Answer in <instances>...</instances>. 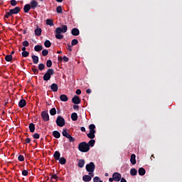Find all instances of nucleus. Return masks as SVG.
Instances as JSON below:
<instances>
[{"label": "nucleus", "mask_w": 182, "mask_h": 182, "mask_svg": "<svg viewBox=\"0 0 182 182\" xmlns=\"http://www.w3.org/2000/svg\"><path fill=\"white\" fill-rule=\"evenodd\" d=\"M26 144L31 143V139H30V138H26Z\"/></svg>", "instance_id": "13d9d810"}, {"label": "nucleus", "mask_w": 182, "mask_h": 182, "mask_svg": "<svg viewBox=\"0 0 182 182\" xmlns=\"http://www.w3.org/2000/svg\"><path fill=\"white\" fill-rule=\"evenodd\" d=\"M62 134L64 137H66V139H68L69 141H70L71 143H73V141H75V138H73V136L69 134V132H68V129H63Z\"/></svg>", "instance_id": "39448f33"}, {"label": "nucleus", "mask_w": 182, "mask_h": 182, "mask_svg": "<svg viewBox=\"0 0 182 182\" xmlns=\"http://www.w3.org/2000/svg\"><path fill=\"white\" fill-rule=\"evenodd\" d=\"M86 93H88V94L92 93V90L87 89V90H86Z\"/></svg>", "instance_id": "052dcab7"}, {"label": "nucleus", "mask_w": 182, "mask_h": 182, "mask_svg": "<svg viewBox=\"0 0 182 182\" xmlns=\"http://www.w3.org/2000/svg\"><path fill=\"white\" fill-rule=\"evenodd\" d=\"M59 163L62 165L63 164H66V159H65V157H61L59 159Z\"/></svg>", "instance_id": "c756f323"}, {"label": "nucleus", "mask_w": 182, "mask_h": 182, "mask_svg": "<svg viewBox=\"0 0 182 182\" xmlns=\"http://www.w3.org/2000/svg\"><path fill=\"white\" fill-rule=\"evenodd\" d=\"M138 173L139 176H144V174H146V169H144V168H139L138 170Z\"/></svg>", "instance_id": "b1692460"}, {"label": "nucleus", "mask_w": 182, "mask_h": 182, "mask_svg": "<svg viewBox=\"0 0 182 182\" xmlns=\"http://www.w3.org/2000/svg\"><path fill=\"white\" fill-rule=\"evenodd\" d=\"M5 60L6 62H11L12 60V55H7L5 56Z\"/></svg>", "instance_id": "473e14b6"}, {"label": "nucleus", "mask_w": 182, "mask_h": 182, "mask_svg": "<svg viewBox=\"0 0 182 182\" xmlns=\"http://www.w3.org/2000/svg\"><path fill=\"white\" fill-rule=\"evenodd\" d=\"M78 150L82 153H87L90 150V148L89 147V144L84 141L79 144Z\"/></svg>", "instance_id": "7ed1b4c3"}, {"label": "nucleus", "mask_w": 182, "mask_h": 182, "mask_svg": "<svg viewBox=\"0 0 182 182\" xmlns=\"http://www.w3.org/2000/svg\"><path fill=\"white\" fill-rule=\"evenodd\" d=\"M73 103L74 105H79L80 103V98L77 95H75L72 99Z\"/></svg>", "instance_id": "9d476101"}, {"label": "nucleus", "mask_w": 182, "mask_h": 182, "mask_svg": "<svg viewBox=\"0 0 182 182\" xmlns=\"http://www.w3.org/2000/svg\"><path fill=\"white\" fill-rule=\"evenodd\" d=\"M30 6L31 9H35L38 8V1H36V0H32L31 1Z\"/></svg>", "instance_id": "9b49d317"}, {"label": "nucleus", "mask_w": 182, "mask_h": 182, "mask_svg": "<svg viewBox=\"0 0 182 182\" xmlns=\"http://www.w3.org/2000/svg\"><path fill=\"white\" fill-rule=\"evenodd\" d=\"M34 33L36 36H41L42 35V28L37 27L34 31Z\"/></svg>", "instance_id": "ddd939ff"}, {"label": "nucleus", "mask_w": 182, "mask_h": 182, "mask_svg": "<svg viewBox=\"0 0 182 182\" xmlns=\"http://www.w3.org/2000/svg\"><path fill=\"white\" fill-rule=\"evenodd\" d=\"M9 16H12V14L11 13L10 10L9 12L6 13V14L4 15V18H6L8 19V18H9Z\"/></svg>", "instance_id": "a18cd8bd"}, {"label": "nucleus", "mask_w": 182, "mask_h": 182, "mask_svg": "<svg viewBox=\"0 0 182 182\" xmlns=\"http://www.w3.org/2000/svg\"><path fill=\"white\" fill-rule=\"evenodd\" d=\"M47 68H51L52 67V60H48L46 63Z\"/></svg>", "instance_id": "c03bdc74"}, {"label": "nucleus", "mask_w": 182, "mask_h": 182, "mask_svg": "<svg viewBox=\"0 0 182 182\" xmlns=\"http://www.w3.org/2000/svg\"><path fill=\"white\" fill-rule=\"evenodd\" d=\"M51 46H52V43H50V41L49 40H46L44 42V46L46 48H50Z\"/></svg>", "instance_id": "c85d7f7f"}, {"label": "nucleus", "mask_w": 182, "mask_h": 182, "mask_svg": "<svg viewBox=\"0 0 182 182\" xmlns=\"http://www.w3.org/2000/svg\"><path fill=\"white\" fill-rule=\"evenodd\" d=\"M33 139H39V137H41V136L39 135V134L35 133V134L33 135Z\"/></svg>", "instance_id": "8fccbe9b"}, {"label": "nucleus", "mask_w": 182, "mask_h": 182, "mask_svg": "<svg viewBox=\"0 0 182 182\" xmlns=\"http://www.w3.org/2000/svg\"><path fill=\"white\" fill-rule=\"evenodd\" d=\"M71 33L73 36H78L79 33H80V31H79L78 28H74L72 29Z\"/></svg>", "instance_id": "f8f14e48"}, {"label": "nucleus", "mask_w": 182, "mask_h": 182, "mask_svg": "<svg viewBox=\"0 0 182 182\" xmlns=\"http://www.w3.org/2000/svg\"><path fill=\"white\" fill-rule=\"evenodd\" d=\"M80 130L81 132H86V128H85V127H81Z\"/></svg>", "instance_id": "bf43d9fd"}, {"label": "nucleus", "mask_w": 182, "mask_h": 182, "mask_svg": "<svg viewBox=\"0 0 182 182\" xmlns=\"http://www.w3.org/2000/svg\"><path fill=\"white\" fill-rule=\"evenodd\" d=\"M22 176H28V171L26 170H23L22 171Z\"/></svg>", "instance_id": "864d4df0"}, {"label": "nucleus", "mask_w": 182, "mask_h": 182, "mask_svg": "<svg viewBox=\"0 0 182 182\" xmlns=\"http://www.w3.org/2000/svg\"><path fill=\"white\" fill-rule=\"evenodd\" d=\"M46 24L49 25V26H53V21L52 19H47Z\"/></svg>", "instance_id": "72a5a7b5"}, {"label": "nucleus", "mask_w": 182, "mask_h": 182, "mask_svg": "<svg viewBox=\"0 0 182 182\" xmlns=\"http://www.w3.org/2000/svg\"><path fill=\"white\" fill-rule=\"evenodd\" d=\"M87 136L89 139H95V133L93 132L88 133Z\"/></svg>", "instance_id": "58836bf2"}, {"label": "nucleus", "mask_w": 182, "mask_h": 182, "mask_svg": "<svg viewBox=\"0 0 182 182\" xmlns=\"http://www.w3.org/2000/svg\"><path fill=\"white\" fill-rule=\"evenodd\" d=\"M63 60H64V62H69V58L65 55L64 57H63Z\"/></svg>", "instance_id": "603ef678"}, {"label": "nucleus", "mask_w": 182, "mask_h": 182, "mask_svg": "<svg viewBox=\"0 0 182 182\" xmlns=\"http://www.w3.org/2000/svg\"><path fill=\"white\" fill-rule=\"evenodd\" d=\"M92 177H93V176H92V175H85L82 177V180H83V181L89 182L92 180Z\"/></svg>", "instance_id": "4468645a"}, {"label": "nucleus", "mask_w": 182, "mask_h": 182, "mask_svg": "<svg viewBox=\"0 0 182 182\" xmlns=\"http://www.w3.org/2000/svg\"><path fill=\"white\" fill-rule=\"evenodd\" d=\"M53 136H54L55 139H59L60 137V133L58 131H54L53 132Z\"/></svg>", "instance_id": "a878e982"}, {"label": "nucleus", "mask_w": 182, "mask_h": 182, "mask_svg": "<svg viewBox=\"0 0 182 182\" xmlns=\"http://www.w3.org/2000/svg\"><path fill=\"white\" fill-rule=\"evenodd\" d=\"M56 124L59 127H63L65 126V119L62 116H58L56 119Z\"/></svg>", "instance_id": "423d86ee"}, {"label": "nucleus", "mask_w": 182, "mask_h": 182, "mask_svg": "<svg viewBox=\"0 0 182 182\" xmlns=\"http://www.w3.org/2000/svg\"><path fill=\"white\" fill-rule=\"evenodd\" d=\"M109 182H113V181H114V178H113V177H112V178H109Z\"/></svg>", "instance_id": "680f3d73"}, {"label": "nucleus", "mask_w": 182, "mask_h": 182, "mask_svg": "<svg viewBox=\"0 0 182 182\" xmlns=\"http://www.w3.org/2000/svg\"><path fill=\"white\" fill-rule=\"evenodd\" d=\"M73 109H74V110H79V106L78 105H74Z\"/></svg>", "instance_id": "4d7b16f0"}, {"label": "nucleus", "mask_w": 182, "mask_h": 182, "mask_svg": "<svg viewBox=\"0 0 182 182\" xmlns=\"http://www.w3.org/2000/svg\"><path fill=\"white\" fill-rule=\"evenodd\" d=\"M31 4H26L23 7V11L25 12V14H28V12H29V11H31Z\"/></svg>", "instance_id": "6ab92c4d"}, {"label": "nucleus", "mask_w": 182, "mask_h": 182, "mask_svg": "<svg viewBox=\"0 0 182 182\" xmlns=\"http://www.w3.org/2000/svg\"><path fill=\"white\" fill-rule=\"evenodd\" d=\"M56 11L58 14H62V6H58L56 9Z\"/></svg>", "instance_id": "de8ad7c7"}, {"label": "nucleus", "mask_w": 182, "mask_h": 182, "mask_svg": "<svg viewBox=\"0 0 182 182\" xmlns=\"http://www.w3.org/2000/svg\"><path fill=\"white\" fill-rule=\"evenodd\" d=\"M28 129H29L31 133H33V132H35V124L30 123L28 125Z\"/></svg>", "instance_id": "412c9836"}, {"label": "nucleus", "mask_w": 182, "mask_h": 182, "mask_svg": "<svg viewBox=\"0 0 182 182\" xmlns=\"http://www.w3.org/2000/svg\"><path fill=\"white\" fill-rule=\"evenodd\" d=\"M50 89L53 92H58V84L56 83H53L51 85H50Z\"/></svg>", "instance_id": "dca6fc26"}, {"label": "nucleus", "mask_w": 182, "mask_h": 182, "mask_svg": "<svg viewBox=\"0 0 182 182\" xmlns=\"http://www.w3.org/2000/svg\"><path fill=\"white\" fill-rule=\"evenodd\" d=\"M48 53H49V51H48V50L46 49H44L42 50L43 56H48Z\"/></svg>", "instance_id": "a19ab883"}, {"label": "nucleus", "mask_w": 182, "mask_h": 182, "mask_svg": "<svg viewBox=\"0 0 182 182\" xmlns=\"http://www.w3.org/2000/svg\"><path fill=\"white\" fill-rule=\"evenodd\" d=\"M112 177L114 178V181H120L122 180V174L119 173V172L114 173Z\"/></svg>", "instance_id": "6e6552de"}, {"label": "nucleus", "mask_w": 182, "mask_h": 182, "mask_svg": "<svg viewBox=\"0 0 182 182\" xmlns=\"http://www.w3.org/2000/svg\"><path fill=\"white\" fill-rule=\"evenodd\" d=\"M51 180H55L56 181H58V180H59V176H58L57 174H53L50 177Z\"/></svg>", "instance_id": "e433bc0d"}, {"label": "nucleus", "mask_w": 182, "mask_h": 182, "mask_svg": "<svg viewBox=\"0 0 182 182\" xmlns=\"http://www.w3.org/2000/svg\"><path fill=\"white\" fill-rule=\"evenodd\" d=\"M94 182H103V181L100 180L99 176H95L93 179Z\"/></svg>", "instance_id": "79ce46f5"}, {"label": "nucleus", "mask_w": 182, "mask_h": 182, "mask_svg": "<svg viewBox=\"0 0 182 182\" xmlns=\"http://www.w3.org/2000/svg\"><path fill=\"white\" fill-rule=\"evenodd\" d=\"M10 4L11 6H16V5H18V1H16V0H11Z\"/></svg>", "instance_id": "ea45409f"}, {"label": "nucleus", "mask_w": 182, "mask_h": 182, "mask_svg": "<svg viewBox=\"0 0 182 182\" xmlns=\"http://www.w3.org/2000/svg\"><path fill=\"white\" fill-rule=\"evenodd\" d=\"M41 117L44 122H49V114L48 111H43L41 112Z\"/></svg>", "instance_id": "0eeeda50"}, {"label": "nucleus", "mask_w": 182, "mask_h": 182, "mask_svg": "<svg viewBox=\"0 0 182 182\" xmlns=\"http://www.w3.org/2000/svg\"><path fill=\"white\" fill-rule=\"evenodd\" d=\"M85 168L86 171L89 173V176H92V177H94L95 174L93 173L95 171V168H96L95 163L90 162V164H87Z\"/></svg>", "instance_id": "f03ea898"}, {"label": "nucleus", "mask_w": 182, "mask_h": 182, "mask_svg": "<svg viewBox=\"0 0 182 182\" xmlns=\"http://www.w3.org/2000/svg\"><path fill=\"white\" fill-rule=\"evenodd\" d=\"M71 119L73 122H76V120H77V114L76 112L71 114Z\"/></svg>", "instance_id": "393cba45"}, {"label": "nucleus", "mask_w": 182, "mask_h": 182, "mask_svg": "<svg viewBox=\"0 0 182 182\" xmlns=\"http://www.w3.org/2000/svg\"><path fill=\"white\" fill-rule=\"evenodd\" d=\"M130 174L131 176H137V170H136V168H132L130 170Z\"/></svg>", "instance_id": "7c9ffc66"}, {"label": "nucleus", "mask_w": 182, "mask_h": 182, "mask_svg": "<svg viewBox=\"0 0 182 182\" xmlns=\"http://www.w3.org/2000/svg\"><path fill=\"white\" fill-rule=\"evenodd\" d=\"M21 50H22L23 52H26V47H23V48H21Z\"/></svg>", "instance_id": "e2e57ef3"}, {"label": "nucleus", "mask_w": 182, "mask_h": 182, "mask_svg": "<svg viewBox=\"0 0 182 182\" xmlns=\"http://www.w3.org/2000/svg\"><path fill=\"white\" fill-rule=\"evenodd\" d=\"M18 161H25V157H23V155H19L18 157Z\"/></svg>", "instance_id": "49530a36"}, {"label": "nucleus", "mask_w": 182, "mask_h": 182, "mask_svg": "<svg viewBox=\"0 0 182 182\" xmlns=\"http://www.w3.org/2000/svg\"><path fill=\"white\" fill-rule=\"evenodd\" d=\"M53 75H55V71L53 70V69H48L43 77V80H45L46 82H48V80H50V77L51 76H53Z\"/></svg>", "instance_id": "20e7f679"}, {"label": "nucleus", "mask_w": 182, "mask_h": 182, "mask_svg": "<svg viewBox=\"0 0 182 182\" xmlns=\"http://www.w3.org/2000/svg\"><path fill=\"white\" fill-rule=\"evenodd\" d=\"M53 157L55 160H59L60 159V152L56 151L53 154Z\"/></svg>", "instance_id": "4be33fe9"}, {"label": "nucleus", "mask_w": 182, "mask_h": 182, "mask_svg": "<svg viewBox=\"0 0 182 182\" xmlns=\"http://www.w3.org/2000/svg\"><path fill=\"white\" fill-rule=\"evenodd\" d=\"M18 106L20 107H25V106H26V100H21L18 102Z\"/></svg>", "instance_id": "aec40b11"}, {"label": "nucleus", "mask_w": 182, "mask_h": 182, "mask_svg": "<svg viewBox=\"0 0 182 182\" xmlns=\"http://www.w3.org/2000/svg\"><path fill=\"white\" fill-rule=\"evenodd\" d=\"M85 166V160L83 159H80L78 161V167L80 168H82V167Z\"/></svg>", "instance_id": "cd10ccee"}, {"label": "nucleus", "mask_w": 182, "mask_h": 182, "mask_svg": "<svg viewBox=\"0 0 182 182\" xmlns=\"http://www.w3.org/2000/svg\"><path fill=\"white\" fill-rule=\"evenodd\" d=\"M58 60H63V57H58Z\"/></svg>", "instance_id": "0e129e2a"}, {"label": "nucleus", "mask_w": 182, "mask_h": 182, "mask_svg": "<svg viewBox=\"0 0 182 182\" xmlns=\"http://www.w3.org/2000/svg\"><path fill=\"white\" fill-rule=\"evenodd\" d=\"M60 100H61V102H68V100H69V98L66 95H61L60 96Z\"/></svg>", "instance_id": "f3484780"}, {"label": "nucleus", "mask_w": 182, "mask_h": 182, "mask_svg": "<svg viewBox=\"0 0 182 182\" xmlns=\"http://www.w3.org/2000/svg\"><path fill=\"white\" fill-rule=\"evenodd\" d=\"M66 32H68V26L63 25L61 27H58L55 29L56 39H63V35L60 33H66Z\"/></svg>", "instance_id": "f257e3e1"}, {"label": "nucleus", "mask_w": 182, "mask_h": 182, "mask_svg": "<svg viewBox=\"0 0 182 182\" xmlns=\"http://www.w3.org/2000/svg\"><path fill=\"white\" fill-rule=\"evenodd\" d=\"M82 94V90H80V89H77L76 90V95H81Z\"/></svg>", "instance_id": "6e6d98bb"}, {"label": "nucleus", "mask_w": 182, "mask_h": 182, "mask_svg": "<svg viewBox=\"0 0 182 182\" xmlns=\"http://www.w3.org/2000/svg\"><path fill=\"white\" fill-rule=\"evenodd\" d=\"M20 11H21V8L18 6H16L14 9H10V12L11 13V15H16L17 14H19Z\"/></svg>", "instance_id": "1a4fd4ad"}, {"label": "nucleus", "mask_w": 182, "mask_h": 182, "mask_svg": "<svg viewBox=\"0 0 182 182\" xmlns=\"http://www.w3.org/2000/svg\"><path fill=\"white\" fill-rule=\"evenodd\" d=\"M14 53H15V51H11L10 55H11V56H12V55H14Z\"/></svg>", "instance_id": "774afa93"}, {"label": "nucleus", "mask_w": 182, "mask_h": 182, "mask_svg": "<svg viewBox=\"0 0 182 182\" xmlns=\"http://www.w3.org/2000/svg\"><path fill=\"white\" fill-rule=\"evenodd\" d=\"M68 50L70 52H72V46H70V44H68Z\"/></svg>", "instance_id": "5fc2aeb1"}, {"label": "nucleus", "mask_w": 182, "mask_h": 182, "mask_svg": "<svg viewBox=\"0 0 182 182\" xmlns=\"http://www.w3.org/2000/svg\"><path fill=\"white\" fill-rule=\"evenodd\" d=\"M38 69H39V70H43V69H45V64H43V63L39 64Z\"/></svg>", "instance_id": "37998d69"}, {"label": "nucleus", "mask_w": 182, "mask_h": 182, "mask_svg": "<svg viewBox=\"0 0 182 182\" xmlns=\"http://www.w3.org/2000/svg\"><path fill=\"white\" fill-rule=\"evenodd\" d=\"M95 139H91L89 141L87 144H88L89 147L90 148V147H93V146H95Z\"/></svg>", "instance_id": "2f4dec72"}, {"label": "nucleus", "mask_w": 182, "mask_h": 182, "mask_svg": "<svg viewBox=\"0 0 182 182\" xmlns=\"http://www.w3.org/2000/svg\"><path fill=\"white\" fill-rule=\"evenodd\" d=\"M57 2H63V0H56Z\"/></svg>", "instance_id": "338daca9"}, {"label": "nucleus", "mask_w": 182, "mask_h": 182, "mask_svg": "<svg viewBox=\"0 0 182 182\" xmlns=\"http://www.w3.org/2000/svg\"><path fill=\"white\" fill-rule=\"evenodd\" d=\"M89 129H90V133H96V130H95V129H96V126H95V124H91L89 126Z\"/></svg>", "instance_id": "a211bd4d"}, {"label": "nucleus", "mask_w": 182, "mask_h": 182, "mask_svg": "<svg viewBox=\"0 0 182 182\" xmlns=\"http://www.w3.org/2000/svg\"><path fill=\"white\" fill-rule=\"evenodd\" d=\"M130 162L134 165L136 164V154H133L131 155Z\"/></svg>", "instance_id": "5701e85b"}, {"label": "nucleus", "mask_w": 182, "mask_h": 182, "mask_svg": "<svg viewBox=\"0 0 182 182\" xmlns=\"http://www.w3.org/2000/svg\"><path fill=\"white\" fill-rule=\"evenodd\" d=\"M43 49V47L42 46L37 45L34 47V50L36 52H41Z\"/></svg>", "instance_id": "bb28decb"}, {"label": "nucleus", "mask_w": 182, "mask_h": 182, "mask_svg": "<svg viewBox=\"0 0 182 182\" xmlns=\"http://www.w3.org/2000/svg\"><path fill=\"white\" fill-rule=\"evenodd\" d=\"M23 46H24V47H28V46H29V42H28V41H23Z\"/></svg>", "instance_id": "09e8293b"}, {"label": "nucleus", "mask_w": 182, "mask_h": 182, "mask_svg": "<svg viewBox=\"0 0 182 182\" xmlns=\"http://www.w3.org/2000/svg\"><path fill=\"white\" fill-rule=\"evenodd\" d=\"M50 114L51 116H55V114H56V109L55 108H52L50 110Z\"/></svg>", "instance_id": "f704fd0d"}, {"label": "nucleus", "mask_w": 182, "mask_h": 182, "mask_svg": "<svg viewBox=\"0 0 182 182\" xmlns=\"http://www.w3.org/2000/svg\"><path fill=\"white\" fill-rule=\"evenodd\" d=\"M31 59H33V63L34 65H38V63H39V57L37 55H32Z\"/></svg>", "instance_id": "2eb2a0df"}, {"label": "nucleus", "mask_w": 182, "mask_h": 182, "mask_svg": "<svg viewBox=\"0 0 182 182\" xmlns=\"http://www.w3.org/2000/svg\"><path fill=\"white\" fill-rule=\"evenodd\" d=\"M77 43H79V41H77V39H73L71 41L72 46H75L77 45Z\"/></svg>", "instance_id": "4c0bfd02"}, {"label": "nucleus", "mask_w": 182, "mask_h": 182, "mask_svg": "<svg viewBox=\"0 0 182 182\" xmlns=\"http://www.w3.org/2000/svg\"><path fill=\"white\" fill-rule=\"evenodd\" d=\"M105 177H109V173H105Z\"/></svg>", "instance_id": "69168bd1"}, {"label": "nucleus", "mask_w": 182, "mask_h": 182, "mask_svg": "<svg viewBox=\"0 0 182 182\" xmlns=\"http://www.w3.org/2000/svg\"><path fill=\"white\" fill-rule=\"evenodd\" d=\"M21 55L23 56V58H28V56H29V52H28V51H23L21 53Z\"/></svg>", "instance_id": "c9c22d12"}, {"label": "nucleus", "mask_w": 182, "mask_h": 182, "mask_svg": "<svg viewBox=\"0 0 182 182\" xmlns=\"http://www.w3.org/2000/svg\"><path fill=\"white\" fill-rule=\"evenodd\" d=\"M33 73H35L36 75H38V73H39V70L36 69V68H33L32 69Z\"/></svg>", "instance_id": "3c124183"}]
</instances>
